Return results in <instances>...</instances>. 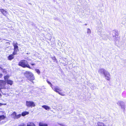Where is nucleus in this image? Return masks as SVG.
<instances>
[{"instance_id": "f257e3e1", "label": "nucleus", "mask_w": 126, "mask_h": 126, "mask_svg": "<svg viewBox=\"0 0 126 126\" xmlns=\"http://www.w3.org/2000/svg\"><path fill=\"white\" fill-rule=\"evenodd\" d=\"M18 65L23 68L27 67L31 69L27 61L25 60H21L19 63Z\"/></svg>"}, {"instance_id": "f03ea898", "label": "nucleus", "mask_w": 126, "mask_h": 126, "mask_svg": "<svg viewBox=\"0 0 126 126\" xmlns=\"http://www.w3.org/2000/svg\"><path fill=\"white\" fill-rule=\"evenodd\" d=\"M24 74L29 80L32 81L34 80V77L32 72L27 71L24 73Z\"/></svg>"}, {"instance_id": "7ed1b4c3", "label": "nucleus", "mask_w": 126, "mask_h": 126, "mask_svg": "<svg viewBox=\"0 0 126 126\" xmlns=\"http://www.w3.org/2000/svg\"><path fill=\"white\" fill-rule=\"evenodd\" d=\"M52 88L54 91L58 93L59 94L61 95L64 96L65 95V94L63 93L59 92V91H61L62 90L59 88L58 86H54L53 87H52Z\"/></svg>"}, {"instance_id": "20e7f679", "label": "nucleus", "mask_w": 126, "mask_h": 126, "mask_svg": "<svg viewBox=\"0 0 126 126\" xmlns=\"http://www.w3.org/2000/svg\"><path fill=\"white\" fill-rule=\"evenodd\" d=\"M18 44L15 41L13 43V45L14 47V51L13 53L14 55H15L17 54V52L18 50V47L17 46Z\"/></svg>"}, {"instance_id": "39448f33", "label": "nucleus", "mask_w": 126, "mask_h": 126, "mask_svg": "<svg viewBox=\"0 0 126 126\" xmlns=\"http://www.w3.org/2000/svg\"><path fill=\"white\" fill-rule=\"evenodd\" d=\"M26 105L28 107L32 108L35 106V103L32 101H26Z\"/></svg>"}, {"instance_id": "423d86ee", "label": "nucleus", "mask_w": 126, "mask_h": 126, "mask_svg": "<svg viewBox=\"0 0 126 126\" xmlns=\"http://www.w3.org/2000/svg\"><path fill=\"white\" fill-rule=\"evenodd\" d=\"M117 104L119 106H120L121 108L124 111L125 105V103L122 101H119L117 103Z\"/></svg>"}, {"instance_id": "0eeeda50", "label": "nucleus", "mask_w": 126, "mask_h": 126, "mask_svg": "<svg viewBox=\"0 0 126 126\" xmlns=\"http://www.w3.org/2000/svg\"><path fill=\"white\" fill-rule=\"evenodd\" d=\"M6 82L3 80H0V91L1 89L5 88Z\"/></svg>"}, {"instance_id": "6e6552de", "label": "nucleus", "mask_w": 126, "mask_h": 126, "mask_svg": "<svg viewBox=\"0 0 126 126\" xmlns=\"http://www.w3.org/2000/svg\"><path fill=\"white\" fill-rule=\"evenodd\" d=\"M105 78L108 80H110V75L109 73L106 71L104 74Z\"/></svg>"}, {"instance_id": "1a4fd4ad", "label": "nucleus", "mask_w": 126, "mask_h": 126, "mask_svg": "<svg viewBox=\"0 0 126 126\" xmlns=\"http://www.w3.org/2000/svg\"><path fill=\"white\" fill-rule=\"evenodd\" d=\"M11 115L12 118L14 119H16L19 118L21 116V114H19L18 115H16V112H14Z\"/></svg>"}, {"instance_id": "9d476101", "label": "nucleus", "mask_w": 126, "mask_h": 126, "mask_svg": "<svg viewBox=\"0 0 126 126\" xmlns=\"http://www.w3.org/2000/svg\"><path fill=\"white\" fill-rule=\"evenodd\" d=\"M106 71V70L105 69L102 68H100L98 72L100 74H104Z\"/></svg>"}, {"instance_id": "9b49d317", "label": "nucleus", "mask_w": 126, "mask_h": 126, "mask_svg": "<svg viewBox=\"0 0 126 126\" xmlns=\"http://www.w3.org/2000/svg\"><path fill=\"white\" fill-rule=\"evenodd\" d=\"M0 11L5 16L7 13V12L6 11L2 9H0Z\"/></svg>"}, {"instance_id": "f8f14e48", "label": "nucleus", "mask_w": 126, "mask_h": 126, "mask_svg": "<svg viewBox=\"0 0 126 126\" xmlns=\"http://www.w3.org/2000/svg\"><path fill=\"white\" fill-rule=\"evenodd\" d=\"M97 124L98 126H106L104 123L100 122H98Z\"/></svg>"}, {"instance_id": "ddd939ff", "label": "nucleus", "mask_w": 126, "mask_h": 126, "mask_svg": "<svg viewBox=\"0 0 126 126\" xmlns=\"http://www.w3.org/2000/svg\"><path fill=\"white\" fill-rule=\"evenodd\" d=\"M6 81L7 84H10L11 85H12L13 83V81L10 80L8 79Z\"/></svg>"}, {"instance_id": "4468645a", "label": "nucleus", "mask_w": 126, "mask_h": 126, "mask_svg": "<svg viewBox=\"0 0 126 126\" xmlns=\"http://www.w3.org/2000/svg\"><path fill=\"white\" fill-rule=\"evenodd\" d=\"M27 126H35V125L33 123L29 122L27 123Z\"/></svg>"}, {"instance_id": "2eb2a0df", "label": "nucleus", "mask_w": 126, "mask_h": 126, "mask_svg": "<svg viewBox=\"0 0 126 126\" xmlns=\"http://www.w3.org/2000/svg\"><path fill=\"white\" fill-rule=\"evenodd\" d=\"M42 107L47 110H49L50 108V107H49L46 105L43 106H42Z\"/></svg>"}, {"instance_id": "dca6fc26", "label": "nucleus", "mask_w": 126, "mask_h": 126, "mask_svg": "<svg viewBox=\"0 0 126 126\" xmlns=\"http://www.w3.org/2000/svg\"><path fill=\"white\" fill-rule=\"evenodd\" d=\"M14 55L13 54L10 55L8 57V59L9 60H11L14 58Z\"/></svg>"}, {"instance_id": "f3484780", "label": "nucleus", "mask_w": 126, "mask_h": 126, "mask_svg": "<svg viewBox=\"0 0 126 126\" xmlns=\"http://www.w3.org/2000/svg\"><path fill=\"white\" fill-rule=\"evenodd\" d=\"M39 126H47V125L43 123L42 122H40L39 124Z\"/></svg>"}, {"instance_id": "a211bd4d", "label": "nucleus", "mask_w": 126, "mask_h": 126, "mask_svg": "<svg viewBox=\"0 0 126 126\" xmlns=\"http://www.w3.org/2000/svg\"><path fill=\"white\" fill-rule=\"evenodd\" d=\"M29 113V112H28L25 111L23 112L21 114V115L22 116H25V115L28 114Z\"/></svg>"}, {"instance_id": "6ab92c4d", "label": "nucleus", "mask_w": 126, "mask_h": 126, "mask_svg": "<svg viewBox=\"0 0 126 126\" xmlns=\"http://www.w3.org/2000/svg\"><path fill=\"white\" fill-rule=\"evenodd\" d=\"M91 33V31L90 29L88 28L87 29V33L88 34H90Z\"/></svg>"}, {"instance_id": "aec40b11", "label": "nucleus", "mask_w": 126, "mask_h": 126, "mask_svg": "<svg viewBox=\"0 0 126 126\" xmlns=\"http://www.w3.org/2000/svg\"><path fill=\"white\" fill-rule=\"evenodd\" d=\"M5 118V117L4 115L0 116V121L4 119Z\"/></svg>"}, {"instance_id": "412c9836", "label": "nucleus", "mask_w": 126, "mask_h": 126, "mask_svg": "<svg viewBox=\"0 0 126 126\" xmlns=\"http://www.w3.org/2000/svg\"><path fill=\"white\" fill-rule=\"evenodd\" d=\"M5 88L4 89H7L8 90L10 89V87L8 85H5Z\"/></svg>"}, {"instance_id": "4be33fe9", "label": "nucleus", "mask_w": 126, "mask_h": 126, "mask_svg": "<svg viewBox=\"0 0 126 126\" xmlns=\"http://www.w3.org/2000/svg\"><path fill=\"white\" fill-rule=\"evenodd\" d=\"M35 70V71L38 74H40V71L39 69H36Z\"/></svg>"}, {"instance_id": "5701e85b", "label": "nucleus", "mask_w": 126, "mask_h": 126, "mask_svg": "<svg viewBox=\"0 0 126 126\" xmlns=\"http://www.w3.org/2000/svg\"><path fill=\"white\" fill-rule=\"evenodd\" d=\"M9 78V76H6L4 77V79L6 81L8 80V79Z\"/></svg>"}, {"instance_id": "b1692460", "label": "nucleus", "mask_w": 126, "mask_h": 126, "mask_svg": "<svg viewBox=\"0 0 126 126\" xmlns=\"http://www.w3.org/2000/svg\"><path fill=\"white\" fill-rule=\"evenodd\" d=\"M51 58L54 61V62L57 61V59L54 56L53 57H51Z\"/></svg>"}, {"instance_id": "393cba45", "label": "nucleus", "mask_w": 126, "mask_h": 126, "mask_svg": "<svg viewBox=\"0 0 126 126\" xmlns=\"http://www.w3.org/2000/svg\"><path fill=\"white\" fill-rule=\"evenodd\" d=\"M47 82L50 85V86L51 87V88H52V84H51V82H50L49 81H48V80H47Z\"/></svg>"}, {"instance_id": "a878e982", "label": "nucleus", "mask_w": 126, "mask_h": 126, "mask_svg": "<svg viewBox=\"0 0 126 126\" xmlns=\"http://www.w3.org/2000/svg\"><path fill=\"white\" fill-rule=\"evenodd\" d=\"M19 126H26V125L23 123L19 125Z\"/></svg>"}, {"instance_id": "bb28decb", "label": "nucleus", "mask_w": 126, "mask_h": 126, "mask_svg": "<svg viewBox=\"0 0 126 126\" xmlns=\"http://www.w3.org/2000/svg\"><path fill=\"white\" fill-rule=\"evenodd\" d=\"M99 35L100 36H101V37H103V36L101 34H99Z\"/></svg>"}, {"instance_id": "cd10ccee", "label": "nucleus", "mask_w": 126, "mask_h": 126, "mask_svg": "<svg viewBox=\"0 0 126 126\" xmlns=\"http://www.w3.org/2000/svg\"><path fill=\"white\" fill-rule=\"evenodd\" d=\"M30 64H31L32 65H35V64H34L33 63H30Z\"/></svg>"}, {"instance_id": "c85d7f7f", "label": "nucleus", "mask_w": 126, "mask_h": 126, "mask_svg": "<svg viewBox=\"0 0 126 126\" xmlns=\"http://www.w3.org/2000/svg\"><path fill=\"white\" fill-rule=\"evenodd\" d=\"M2 105V104L0 103V106Z\"/></svg>"}, {"instance_id": "c756f323", "label": "nucleus", "mask_w": 126, "mask_h": 126, "mask_svg": "<svg viewBox=\"0 0 126 126\" xmlns=\"http://www.w3.org/2000/svg\"><path fill=\"white\" fill-rule=\"evenodd\" d=\"M0 69H2V68L1 67H0Z\"/></svg>"}, {"instance_id": "7c9ffc66", "label": "nucleus", "mask_w": 126, "mask_h": 126, "mask_svg": "<svg viewBox=\"0 0 126 126\" xmlns=\"http://www.w3.org/2000/svg\"><path fill=\"white\" fill-rule=\"evenodd\" d=\"M87 25V24H85V25Z\"/></svg>"}, {"instance_id": "2f4dec72", "label": "nucleus", "mask_w": 126, "mask_h": 126, "mask_svg": "<svg viewBox=\"0 0 126 126\" xmlns=\"http://www.w3.org/2000/svg\"><path fill=\"white\" fill-rule=\"evenodd\" d=\"M61 125L62 126V125Z\"/></svg>"}]
</instances>
